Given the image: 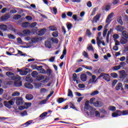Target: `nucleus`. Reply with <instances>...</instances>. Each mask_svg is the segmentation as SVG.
<instances>
[{
  "label": "nucleus",
  "mask_w": 128,
  "mask_h": 128,
  "mask_svg": "<svg viewBox=\"0 0 128 128\" xmlns=\"http://www.w3.org/2000/svg\"><path fill=\"white\" fill-rule=\"evenodd\" d=\"M48 114V112H44L40 116V118H44Z\"/></svg>",
  "instance_id": "680f3d73"
},
{
  "label": "nucleus",
  "mask_w": 128,
  "mask_h": 128,
  "mask_svg": "<svg viewBox=\"0 0 128 128\" xmlns=\"http://www.w3.org/2000/svg\"><path fill=\"white\" fill-rule=\"evenodd\" d=\"M32 68H36L37 70H40L42 68V66H37L36 64L32 66Z\"/></svg>",
  "instance_id": "cd10ccee"
},
{
  "label": "nucleus",
  "mask_w": 128,
  "mask_h": 128,
  "mask_svg": "<svg viewBox=\"0 0 128 128\" xmlns=\"http://www.w3.org/2000/svg\"><path fill=\"white\" fill-rule=\"evenodd\" d=\"M102 72H104V68H100L98 70V74H102Z\"/></svg>",
  "instance_id": "4d7b16f0"
},
{
  "label": "nucleus",
  "mask_w": 128,
  "mask_h": 128,
  "mask_svg": "<svg viewBox=\"0 0 128 128\" xmlns=\"http://www.w3.org/2000/svg\"><path fill=\"white\" fill-rule=\"evenodd\" d=\"M120 88H121V90H124V88H122V84L121 82H120L119 84H116L115 88V90H120Z\"/></svg>",
  "instance_id": "423d86ee"
},
{
  "label": "nucleus",
  "mask_w": 128,
  "mask_h": 128,
  "mask_svg": "<svg viewBox=\"0 0 128 128\" xmlns=\"http://www.w3.org/2000/svg\"><path fill=\"white\" fill-rule=\"evenodd\" d=\"M4 106L8 108H12V106H14V102L12 100H10L8 102L4 101Z\"/></svg>",
  "instance_id": "f257e3e1"
},
{
  "label": "nucleus",
  "mask_w": 128,
  "mask_h": 128,
  "mask_svg": "<svg viewBox=\"0 0 128 128\" xmlns=\"http://www.w3.org/2000/svg\"><path fill=\"white\" fill-rule=\"evenodd\" d=\"M20 96V93L18 92H14L12 94V96Z\"/></svg>",
  "instance_id": "c9c22d12"
},
{
  "label": "nucleus",
  "mask_w": 128,
  "mask_h": 128,
  "mask_svg": "<svg viewBox=\"0 0 128 128\" xmlns=\"http://www.w3.org/2000/svg\"><path fill=\"white\" fill-rule=\"evenodd\" d=\"M97 45L98 48H100V44H102V40H100L99 37L96 38Z\"/></svg>",
  "instance_id": "4c0bfd02"
},
{
  "label": "nucleus",
  "mask_w": 128,
  "mask_h": 128,
  "mask_svg": "<svg viewBox=\"0 0 128 128\" xmlns=\"http://www.w3.org/2000/svg\"><path fill=\"white\" fill-rule=\"evenodd\" d=\"M10 18V14L7 13L2 16L0 18L1 22H4Z\"/></svg>",
  "instance_id": "f03ea898"
},
{
  "label": "nucleus",
  "mask_w": 128,
  "mask_h": 128,
  "mask_svg": "<svg viewBox=\"0 0 128 128\" xmlns=\"http://www.w3.org/2000/svg\"><path fill=\"white\" fill-rule=\"evenodd\" d=\"M0 30L3 32H6L8 30V26L4 24H0Z\"/></svg>",
  "instance_id": "6e6552de"
},
{
  "label": "nucleus",
  "mask_w": 128,
  "mask_h": 128,
  "mask_svg": "<svg viewBox=\"0 0 128 128\" xmlns=\"http://www.w3.org/2000/svg\"><path fill=\"white\" fill-rule=\"evenodd\" d=\"M110 76L114 78H118V75L116 72H112L110 74Z\"/></svg>",
  "instance_id": "72a5a7b5"
},
{
  "label": "nucleus",
  "mask_w": 128,
  "mask_h": 128,
  "mask_svg": "<svg viewBox=\"0 0 128 128\" xmlns=\"http://www.w3.org/2000/svg\"><path fill=\"white\" fill-rule=\"evenodd\" d=\"M120 72V78H125L126 76V70H122L121 71L119 72Z\"/></svg>",
  "instance_id": "20e7f679"
},
{
  "label": "nucleus",
  "mask_w": 128,
  "mask_h": 128,
  "mask_svg": "<svg viewBox=\"0 0 128 128\" xmlns=\"http://www.w3.org/2000/svg\"><path fill=\"white\" fill-rule=\"evenodd\" d=\"M50 80V76H47L45 79L43 80L44 82H48V80Z\"/></svg>",
  "instance_id": "864d4df0"
},
{
  "label": "nucleus",
  "mask_w": 128,
  "mask_h": 128,
  "mask_svg": "<svg viewBox=\"0 0 128 128\" xmlns=\"http://www.w3.org/2000/svg\"><path fill=\"white\" fill-rule=\"evenodd\" d=\"M87 50H89V52H94V47H92V45L90 46H89L87 47Z\"/></svg>",
  "instance_id": "3c124183"
},
{
  "label": "nucleus",
  "mask_w": 128,
  "mask_h": 128,
  "mask_svg": "<svg viewBox=\"0 0 128 128\" xmlns=\"http://www.w3.org/2000/svg\"><path fill=\"white\" fill-rule=\"evenodd\" d=\"M122 35L125 38H128V32L126 31H123L122 32Z\"/></svg>",
  "instance_id": "f704fd0d"
},
{
  "label": "nucleus",
  "mask_w": 128,
  "mask_h": 128,
  "mask_svg": "<svg viewBox=\"0 0 128 128\" xmlns=\"http://www.w3.org/2000/svg\"><path fill=\"white\" fill-rule=\"evenodd\" d=\"M26 82H34V80L28 77V76H26Z\"/></svg>",
  "instance_id": "8fccbe9b"
},
{
  "label": "nucleus",
  "mask_w": 128,
  "mask_h": 128,
  "mask_svg": "<svg viewBox=\"0 0 128 128\" xmlns=\"http://www.w3.org/2000/svg\"><path fill=\"white\" fill-rule=\"evenodd\" d=\"M110 110H112V112H114L116 110V106H110L109 108Z\"/></svg>",
  "instance_id": "e2e57ef3"
},
{
  "label": "nucleus",
  "mask_w": 128,
  "mask_h": 128,
  "mask_svg": "<svg viewBox=\"0 0 128 128\" xmlns=\"http://www.w3.org/2000/svg\"><path fill=\"white\" fill-rule=\"evenodd\" d=\"M72 78L74 82H76V78H78V76L76 75V74L74 73L72 76Z\"/></svg>",
  "instance_id": "5fc2aeb1"
},
{
  "label": "nucleus",
  "mask_w": 128,
  "mask_h": 128,
  "mask_svg": "<svg viewBox=\"0 0 128 128\" xmlns=\"http://www.w3.org/2000/svg\"><path fill=\"white\" fill-rule=\"evenodd\" d=\"M103 80H106V82H110V74H106L105 76L103 77Z\"/></svg>",
  "instance_id": "4468645a"
},
{
  "label": "nucleus",
  "mask_w": 128,
  "mask_h": 128,
  "mask_svg": "<svg viewBox=\"0 0 128 128\" xmlns=\"http://www.w3.org/2000/svg\"><path fill=\"white\" fill-rule=\"evenodd\" d=\"M100 16H102L100 14H98L95 16H94L93 18L94 22H98L100 20Z\"/></svg>",
  "instance_id": "1a4fd4ad"
},
{
  "label": "nucleus",
  "mask_w": 128,
  "mask_h": 128,
  "mask_svg": "<svg viewBox=\"0 0 128 128\" xmlns=\"http://www.w3.org/2000/svg\"><path fill=\"white\" fill-rule=\"evenodd\" d=\"M12 80H14L15 82H18L22 80V78L20 76L18 75H17L16 76H14L13 77V79H12Z\"/></svg>",
  "instance_id": "a878e982"
},
{
  "label": "nucleus",
  "mask_w": 128,
  "mask_h": 128,
  "mask_svg": "<svg viewBox=\"0 0 128 128\" xmlns=\"http://www.w3.org/2000/svg\"><path fill=\"white\" fill-rule=\"evenodd\" d=\"M22 18V16L20 14H16L13 16L14 20H20Z\"/></svg>",
  "instance_id": "2f4dec72"
},
{
  "label": "nucleus",
  "mask_w": 128,
  "mask_h": 128,
  "mask_svg": "<svg viewBox=\"0 0 128 128\" xmlns=\"http://www.w3.org/2000/svg\"><path fill=\"white\" fill-rule=\"evenodd\" d=\"M20 115L22 116H28V112L26 110H24L23 112L20 113Z\"/></svg>",
  "instance_id": "052dcab7"
},
{
  "label": "nucleus",
  "mask_w": 128,
  "mask_h": 128,
  "mask_svg": "<svg viewBox=\"0 0 128 128\" xmlns=\"http://www.w3.org/2000/svg\"><path fill=\"white\" fill-rule=\"evenodd\" d=\"M110 24L108 23V24H106L104 27V30H103V34H102V36H103V38H105L106 36V34H108V24Z\"/></svg>",
  "instance_id": "39448f33"
},
{
  "label": "nucleus",
  "mask_w": 128,
  "mask_h": 128,
  "mask_svg": "<svg viewBox=\"0 0 128 128\" xmlns=\"http://www.w3.org/2000/svg\"><path fill=\"white\" fill-rule=\"evenodd\" d=\"M26 98L28 100H32L34 98V96H32V94H28L26 95Z\"/></svg>",
  "instance_id": "bb28decb"
},
{
  "label": "nucleus",
  "mask_w": 128,
  "mask_h": 128,
  "mask_svg": "<svg viewBox=\"0 0 128 128\" xmlns=\"http://www.w3.org/2000/svg\"><path fill=\"white\" fill-rule=\"evenodd\" d=\"M92 108L90 106V101L86 100L85 102L84 108L86 110H90Z\"/></svg>",
  "instance_id": "412c9836"
},
{
  "label": "nucleus",
  "mask_w": 128,
  "mask_h": 128,
  "mask_svg": "<svg viewBox=\"0 0 128 128\" xmlns=\"http://www.w3.org/2000/svg\"><path fill=\"white\" fill-rule=\"evenodd\" d=\"M68 96H70V98H74V95L72 94V91L70 89L68 90Z\"/></svg>",
  "instance_id": "e433bc0d"
},
{
  "label": "nucleus",
  "mask_w": 128,
  "mask_h": 128,
  "mask_svg": "<svg viewBox=\"0 0 128 128\" xmlns=\"http://www.w3.org/2000/svg\"><path fill=\"white\" fill-rule=\"evenodd\" d=\"M36 24H38V22H33L32 24L30 23L29 28H34V26H36Z\"/></svg>",
  "instance_id": "7c9ffc66"
},
{
  "label": "nucleus",
  "mask_w": 128,
  "mask_h": 128,
  "mask_svg": "<svg viewBox=\"0 0 128 128\" xmlns=\"http://www.w3.org/2000/svg\"><path fill=\"white\" fill-rule=\"evenodd\" d=\"M24 86L26 88H29L30 90H32V88H34V86L30 82H26L24 84Z\"/></svg>",
  "instance_id": "dca6fc26"
},
{
  "label": "nucleus",
  "mask_w": 128,
  "mask_h": 128,
  "mask_svg": "<svg viewBox=\"0 0 128 128\" xmlns=\"http://www.w3.org/2000/svg\"><path fill=\"white\" fill-rule=\"evenodd\" d=\"M32 120H28V122H25L24 124H22V126H25L24 128H26V126H30L32 124Z\"/></svg>",
  "instance_id": "5701e85b"
},
{
  "label": "nucleus",
  "mask_w": 128,
  "mask_h": 128,
  "mask_svg": "<svg viewBox=\"0 0 128 128\" xmlns=\"http://www.w3.org/2000/svg\"><path fill=\"white\" fill-rule=\"evenodd\" d=\"M57 102L59 104H62V102H64V98H59L57 100Z\"/></svg>",
  "instance_id": "49530a36"
},
{
  "label": "nucleus",
  "mask_w": 128,
  "mask_h": 128,
  "mask_svg": "<svg viewBox=\"0 0 128 128\" xmlns=\"http://www.w3.org/2000/svg\"><path fill=\"white\" fill-rule=\"evenodd\" d=\"M96 94H98V90H96L94 92H92L90 94V96H96Z\"/></svg>",
  "instance_id": "bf43d9fd"
},
{
  "label": "nucleus",
  "mask_w": 128,
  "mask_h": 128,
  "mask_svg": "<svg viewBox=\"0 0 128 128\" xmlns=\"http://www.w3.org/2000/svg\"><path fill=\"white\" fill-rule=\"evenodd\" d=\"M22 28H30V22H24L22 24Z\"/></svg>",
  "instance_id": "2eb2a0df"
},
{
  "label": "nucleus",
  "mask_w": 128,
  "mask_h": 128,
  "mask_svg": "<svg viewBox=\"0 0 128 128\" xmlns=\"http://www.w3.org/2000/svg\"><path fill=\"white\" fill-rule=\"evenodd\" d=\"M85 86H84V84H80L78 85V87L79 88H84Z\"/></svg>",
  "instance_id": "774afa93"
},
{
  "label": "nucleus",
  "mask_w": 128,
  "mask_h": 128,
  "mask_svg": "<svg viewBox=\"0 0 128 128\" xmlns=\"http://www.w3.org/2000/svg\"><path fill=\"white\" fill-rule=\"evenodd\" d=\"M120 42L122 44H126L128 42V39L122 37L120 40Z\"/></svg>",
  "instance_id": "4be33fe9"
},
{
  "label": "nucleus",
  "mask_w": 128,
  "mask_h": 128,
  "mask_svg": "<svg viewBox=\"0 0 128 128\" xmlns=\"http://www.w3.org/2000/svg\"><path fill=\"white\" fill-rule=\"evenodd\" d=\"M114 16V12H111L106 18V22L107 24H110V18H113Z\"/></svg>",
  "instance_id": "0eeeda50"
},
{
  "label": "nucleus",
  "mask_w": 128,
  "mask_h": 128,
  "mask_svg": "<svg viewBox=\"0 0 128 128\" xmlns=\"http://www.w3.org/2000/svg\"><path fill=\"white\" fill-rule=\"evenodd\" d=\"M14 86H16L17 88H18L20 86H22V81H20V80L16 81L14 82Z\"/></svg>",
  "instance_id": "f3484780"
},
{
  "label": "nucleus",
  "mask_w": 128,
  "mask_h": 128,
  "mask_svg": "<svg viewBox=\"0 0 128 128\" xmlns=\"http://www.w3.org/2000/svg\"><path fill=\"white\" fill-rule=\"evenodd\" d=\"M94 106L96 108H100L102 106V104L100 101H96L94 103Z\"/></svg>",
  "instance_id": "f8f14e48"
},
{
  "label": "nucleus",
  "mask_w": 128,
  "mask_h": 128,
  "mask_svg": "<svg viewBox=\"0 0 128 128\" xmlns=\"http://www.w3.org/2000/svg\"><path fill=\"white\" fill-rule=\"evenodd\" d=\"M45 46L46 48H52V44L50 43V41L47 40L45 42Z\"/></svg>",
  "instance_id": "b1692460"
},
{
  "label": "nucleus",
  "mask_w": 128,
  "mask_h": 128,
  "mask_svg": "<svg viewBox=\"0 0 128 128\" xmlns=\"http://www.w3.org/2000/svg\"><path fill=\"white\" fill-rule=\"evenodd\" d=\"M110 10V6L106 5L105 6V10H106V12H108V10Z\"/></svg>",
  "instance_id": "69168bd1"
},
{
  "label": "nucleus",
  "mask_w": 128,
  "mask_h": 128,
  "mask_svg": "<svg viewBox=\"0 0 128 128\" xmlns=\"http://www.w3.org/2000/svg\"><path fill=\"white\" fill-rule=\"evenodd\" d=\"M6 75L8 76L9 78H11L12 80L13 79V78L14 77V74L10 72H6Z\"/></svg>",
  "instance_id": "393cba45"
},
{
  "label": "nucleus",
  "mask_w": 128,
  "mask_h": 128,
  "mask_svg": "<svg viewBox=\"0 0 128 128\" xmlns=\"http://www.w3.org/2000/svg\"><path fill=\"white\" fill-rule=\"evenodd\" d=\"M66 26L68 30H72V24L70 22H67Z\"/></svg>",
  "instance_id": "473e14b6"
},
{
  "label": "nucleus",
  "mask_w": 128,
  "mask_h": 128,
  "mask_svg": "<svg viewBox=\"0 0 128 128\" xmlns=\"http://www.w3.org/2000/svg\"><path fill=\"white\" fill-rule=\"evenodd\" d=\"M70 108H72L73 110H78V109L74 106V104L72 103V102H70Z\"/></svg>",
  "instance_id": "37998d69"
},
{
  "label": "nucleus",
  "mask_w": 128,
  "mask_h": 128,
  "mask_svg": "<svg viewBox=\"0 0 128 128\" xmlns=\"http://www.w3.org/2000/svg\"><path fill=\"white\" fill-rule=\"evenodd\" d=\"M112 37H113V38L114 39V40H116L120 38V36L118 34H114Z\"/></svg>",
  "instance_id": "603ef678"
},
{
  "label": "nucleus",
  "mask_w": 128,
  "mask_h": 128,
  "mask_svg": "<svg viewBox=\"0 0 128 128\" xmlns=\"http://www.w3.org/2000/svg\"><path fill=\"white\" fill-rule=\"evenodd\" d=\"M120 113H118V112H113L112 114V116L113 118H116V116H120Z\"/></svg>",
  "instance_id": "09e8293b"
},
{
  "label": "nucleus",
  "mask_w": 128,
  "mask_h": 128,
  "mask_svg": "<svg viewBox=\"0 0 128 128\" xmlns=\"http://www.w3.org/2000/svg\"><path fill=\"white\" fill-rule=\"evenodd\" d=\"M46 102H48V99H44V100L40 101L39 102V104H46Z\"/></svg>",
  "instance_id": "a18cd8bd"
},
{
  "label": "nucleus",
  "mask_w": 128,
  "mask_h": 128,
  "mask_svg": "<svg viewBox=\"0 0 128 128\" xmlns=\"http://www.w3.org/2000/svg\"><path fill=\"white\" fill-rule=\"evenodd\" d=\"M117 112L118 114H120L119 116H128V110H123L122 112H120V110H118Z\"/></svg>",
  "instance_id": "9d476101"
},
{
  "label": "nucleus",
  "mask_w": 128,
  "mask_h": 128,
  "mask_svg": "<svg viewBox=\"0 0 128 128\" xmlns=\"http://www.w3.org/2000/svg\"><path fill=\"white\" fill-rule=\"evenodd\" d=\"M96 75H93L92 76V78L90 79V80L88 81V84H96V82H98V80H96Z\"/></svg>",
  "instance_id": "7ed1b4c3"
},
{
  "label": "nucleus",
  "mask_w": 128,
  "mask_h": 128,
  "mask_svg": "<svg viewBox=\"0 0 128 128\" xmlns=\"http://www.w3.org/2000/svg\"><path fill=\"white\" fill-rule=\"evenodd\" d=\"M8 36L10 40H14L16 38L15 36L12 34H8Z\"/></svg>",
  "instance_id": "de8ad7c7"
},
{
  "label": "nucleus",
  "mask_w": 128,
  "mask_h": 128,
  "mask_svg": "<svg viewBox=\"0 0 128 128\" xmlns=\"http://www.w3.org/2000/svg\"><path fill=\"white\" fill-rule=\"evenodd\" d=\"M30 32V30H24L23 31V33L24 34H28Z\"/></svg>",
  "instance_id": "0e129e2a"
},
{
  "label": "nucleus",
  "mask_w": 128,
  "mask_h": 128,
  "mask_svg": "<svg viewBox=\"0 0 128 128\" xmlns=\"http://www.w3.org/2000/svg\"><path fill=\"white\" fill-rule=\"evenodd\" d=\"M16 104L17 106H21L24 104V102H22V98H18L16 100Z\"/></svg>",
  "instance_id": "aec40b11"
},
{
  "label": "nucleus",
  "mask_w": 128,
  "mask_h": 128,
  "mask_svg": "<svg viewBox=\"0 0 128 128\" xmlns=\"http://www.w3.org/2000/svg\"><path fill=\"white\" fill-rule=\"evenodd\" d=\"M27 74H28V72L26 70H22V71L20 73V76H26V75Z\"/></svg>",
  "instance_id": "ea45409f"
},
{
  "label": "nucleus",
  "mask_w": 128,
  "mask_h": 128,
  "mask_svg": "<svg viewBox=\"0 0 128 128\" xmlns=\"http://www.w3.org/2000/svg\"><path fill=\"white\" fill-rule=\"evenodd\" d=\"M46 32V28H44L38 31V36H44Z\"/></svg>",
  "instance_id": "9b49d317"
},
{
  "label": "nucleus",
  "mask_w": 128,
  "mask_h": 128,
  "mask_svg": "<svg viewBox=\"0 0 128 128\" xmlns=\"http://www.w3.org/2000/svg\"><path fill=\"white\" fill-rule=\"evenodd\" d=\"M82 55L84 58H88V54L86 52V51L83 52Z\"/></svg>",
  "instance_id": "6e6d98bb"
},
{
  "label": "nucleus",
  "mask_w": 128,
  "mask_h": 128,
  "mask_svg": "<svg viewBox=\"0 0 128 128\" xmlns=\"http://www.w3.org/2000/svg\"><path fill=\"white\" fill-rule=\"evenodd\" d=\"M80 78L82 82H86L88 80V76L86 74H82L80 75Z\"/></svg>",
  "instance_id": "ddd939ff"
},
{
  "label": "nucleus",
  "mask_w": 128,
  "mask_h": 128,
  "mask_svg": "<svg viewBox=\"0 0 128 128\" xmlns=\"http://www.w3.org/2000/svg\"><path fill=\"white\" fill-rule=\"evenodd\" d=\"M122 68V66H114L112 68L113 70H120Z\"/></svg>",
  "instance_id": "79ce46f5"
},
{
  "label": "nucleus",
  "mask_w": 128,
  "mask_h": 128,
  "mask_svg": "<svg viewBox=\"0 0 128 128\" xmlns=\"http://www.w3.org/2000/svg\"><path fill=\"white\" fill-rule=\"evenodd\" d=\"M116 28L118 32H122V30H124V27L122 26H116Z\"/></svg>",
  "instance_id": "c85d7f7f"
},
{
  "label": "nucleus",
  "mask_w": 128,
  "mask_h": 128,
  "mask_svg": "<svg viewBox=\"0 0 128 128\" xmlns=\"http://www.w3.org/2000/svg\"><path fill=\"white\" fill-rule=\"evenodd\" d=\"M49 29L50 30H52V32H54V30H57L58 28L54 26H49Z\"/></svg>",
  "instance_id": "58836bf2"
},
{
  "label": "nucleus",
  "mask_w": 128,
  "mask_h": 128,
  "mask_svg": "<svg viewBox=\"0 0 128 128\" xmlns=\"http://www.w3.org/2000/svg\"><path fill=\"white\" fill-rule=\"evenodd\" d=\"M44 78V76H38L37 77V80H42Z\"/></svg>",
  "instance_id": "338daca9"
},
{
  "label": "nucleus",
  "mask_w": 128,
  "mask_h": 128,
  "mask_svg": "<svg viewBox=\"0 0 128 128\" xmlns=\"http://www.w3.org/2000/svg\"><path fill=\"white\" fill-rule=\"evenodd\" d=\"M92 32H90V30L89 29H87L86 30V36H88V38H90L92 36Z\"/></svg>",
  "instance_id": "c756f323"
},
{
  "label": "nucleus",
  "mask_w": 128,
  "mask_h": 128,
  "mask_svg": "<svg viewBox=\"0 0 128 128\" xmlns=\"http://www.w3.org/2000/svg\"><path fill=\"white\" fill-rule=\"evenodd\" d=\"M52 36L54 38H58V32L55 31L52 33Z\"/></svg>",
  "instance_id": "c03bdc74"
},
{
  "label": "nucleus",
  "mask_w": 128,
  "mask_h": 128,
  "mask_svg": "<svg viewBox=\"0 0 128 128\" xmlns=\"http://www.w3.org/2000/svg\"><path fill=\"white\" fill-rule=\"evenodd\" d=\"M38 74L36 71H34L32 74L31 75L32 76V78H36Z\"/></svg>",
  "instance_id": "a19ab883"
},
{
  "label": "nucleus",
  "mask_w": 128,
  "mask_h": 128,
  "mask_svg": "<svg viewBox=\"0 0 128 128\" xmlns=\"http://www.w3.org/2000/svg\"><path fill=\"white\" fill-rule=\"evenodd\" d=\"M118 83L117 80H114L112 82V88H114V86L116 84Z\"/></svg>",
  "instance_id": "13d9d810"
},
{
  "label": "nucleus",
  "mask_w": 128,
  "mask_h": 128,
  "mask_svg": "<svg viewBox=\"0 0 128 128\" xmlns=\"http://www.w3.org/2000/svg\"><path fill=\"white\" fill-rule=\"evenodd\" d=\"M53 72L52 70L50 68H48L46 70V74H47L48 76H52V74Z\"/></svg>",
  "instance_id": "6ab92c4d"
},
{
  "label": "nucleus",
  "mask_w": 128,
  "mask_h": 128,
  "mask_svg": "<svg viewBox=\"0 0 128 128\" xmlns=\"http://www.w3.org/2000/svg\"><path fill=\"white\" fill-rule=\"evenodd\" d=\"M18 53L16 54H14V56H18V54H20L21 56H26V54H22V52L20 50H18Z\"/></svg>",
  "instance_id": "a211bd4d"
}]
</instances>
